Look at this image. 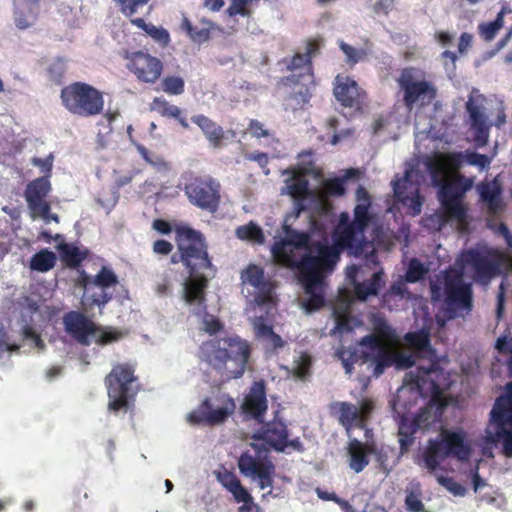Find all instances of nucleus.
I'll list each match as a JSON object with an SVG mask.
<instances>
[{
    "label": "nucleus",
    "mask_w": 512,
    "mask_h": 512,
    "mask_svg": "<svg viewBox=\"0 0 512 512\" xmlns=\"http://www.w3.org/2000/svg\"><path fill=\"white\" fill-rule=\"evenodd\" d=\"M436 371V363L432 362L428 367L420 366L413 377V382L419 392L424 389L425 384L428 382L430 375Z\"/></svg>",
    "instance_id": "4d7b16f0"
},
{
    "label": "nucleus",
    "mask_w": 512,
    "mask_h": 512,
    "mask_svg": "<svg viewBox=\"0 0 512 512\" xmlns=\"http://www.w3.org/2000/svg\"><path fill=\"white\" fill-rule=\"evenodd\" d=\"M13 3L17 28L25 30L33 26L40 12V0H13Z\"/></svg>",
    "instance_id": "bb28decb"
},
{
    "label": "nucleus",
    "mask_w": 512,
    "mask_h": 512,
    "mask_svg": "<svg viewBox=\"0 0 512 512\" xmlns=\"http://www.w3.org/2000/svg\"><path fill=\"white\" fill-rule=\"evenodd\" d=\"M356 200L357 204L354 208V218L351 224L342 231L340 240L347 244L352 234L357 233L358 239H360L364 245V232L372 219V215L370 213L371 197L363 186L357 188Z\"/></svg>",
    "instance_id": "2eb2a0df"
},
{
    "label": "nucleus",
    "mask_w": 512,
    "mask_h": 512,
    "mask_svg": "<svg viewBox=\"0 0 512 512\" xmlns=\"http://www.w3.org/2000/svg\"><path fill=\"white\" fill-rule=\"evenodd\" d=\"M423 78V72L415 67H405L397 79L403 91L404 106L411 110L417 102L429 104L436 97L433 84Z\"/></svg>",
    "instance_id": "ddd939ff"
},
{
    "label": "nucleus",
    "mask_w": 512,
    "mask_h": 512,
    "mask_svg": "<svg viewBox=\"0 0 512 512\" xmlns=\"http://www.w3.org/2000/svg\"><path fill=\"white\" fill-rule=\"evenodd\" d=\"M287 70L291 72L287 77L302 81V76L309 75L314 80L313 65L310 59L305 58L301 53H296L288 62Z\"/></svg>",
    "instance_id": "c9c22d12"
},
{
    "label": "nucleus",
    "mask_w": 512,
    "mask_h": 512,
    "mask_svg": "<svg viewBox=\"0 0 512 512\" xmlns=\"http://www.w3.org/2000/svg\"><path fill=\"white\" fill-rule=\"evenodd\" d=\"M51 190V182L47 177H38L27 184L24 197L30 214L36 210L47 212L49 203L47 197Z\"/></svg>",
    "instance_id": "393cba45"
},
{
    "label": "nucleus",
    "mask_w": 512,
    "mask_h": 512,
    "mask_svg": "<svg viewBox=\"0 0 512 512\" xmlns=\"http://www.w3.org/2000/svg\"><path fill=\"white\" fill-rule=\"evenodd\" d=\"M189 202L204 211L215 213L221 202V185L210 175L193 176L184 186Z\"/></svg>",
    "instance_id": "f8f14e48"
},
{
    "label": "nucleus",
    "mask_w": 512,
    "mask_h": 512,
    "mask_svg": "<svg viewBox=\"0 0 512 512\" xmlns=\"http://www.w3.org/2000/svg\"><path fill=\"white\" fill-rule=\"evenodd\" d=\"M404 341L406 345L414 352L431 351L430 335L424 329L406 333L404 336Z\"/></svg>",
    "instance_id": "37998d69"
},
{
    "label": "nucleus",
    "mask_w": 512,
    "mask_h": 512,
    "mask_svg": "<svg viewBox=\"0 0 512 512\" xmlns=\"http://www.w3.org/2000/svg\"><path fill=\"white\" fill-rule=\"evenodd\" d=\"M511 12L512 11L509 7L503 6L493 21L479 25V35L485 41L493 40L496 37L497 32L503 26L504 15Z\"/></svg>",
    "instance_id": "c03bdc74"
},
{
    "label": "nucleus",
    "mask_w": 512,
    "mask_h": 512,
    "mask_svg": "<svg viewBox=\"0 0 512 512\" xmlns=\"http://www.w3.org/2000/svg\"><path fill=\"white\" fill-rule=\"evenodd\" d=\"M260 0H230V5L227 8V14L230 17L242 16L250 17L252 15V6L257 5Z\"/></svg>",
    "instance_id": "de8ad7c7"
},
{
    "label": "nucleus",
    "mask_w": 512,
    "mask_h": 512,
    "mask_svg": "<svg viewBox=\"0 0 512 512\" xmlns=\"http://www.w3.org/2000/svg\"><path fill=\"white\" fill-rule=\"evenodd\" d=\"M350 224H351V221H350L349 214L347 212L341 213L340 217H339V224L336 227L334 234H333L334 244L329 245V247L336 248V250L338 252L337 253L338 261L340 260L341 252L345 249H350L355 254L361 253L363 251V244H362V241L360 239H358L357 233L352 234V237H351L349 243H347V244L341 242V240H340L341 236H342V231H344V229L346 227H348Z\"/></svg>",
    "instance_id": "c85d7f7f"
},
{
    "label": "nucleus",
    "mask_w": 512,
    "mask_h": 512,
    "mask_svg": "<svg viewBox=\"0 0 512 512\" xmlns=\"http://www.w3.org/2000/svg\"><path fill=\"white\" fill-rule=\"evenodd\" d=\"M60 99L63 107L77 117L92 118L104 110L103 93L86 82L76 81L64 86Z\"/></svg>",
    "instance_id": "6e6552de"
},
{
    "label": "nucleus",
    "mask_w": 512,
    "mask_h": 512,
    "mask_svg": "<svg viewBox=\"0 0 512 512\" xmlns=\"http://www.w3.org/2000/svg\"><path fill=\"white\" fill-rule=\"evenodd\" d=\"M243 283L254 287L257 290L255 301L258 305H265L272 302L274 285L265 276L264 269L256 264H249L241 273Z\"/></svg>",
    "instance_id": "4be33fe9"
},
{
    "label": "nucleus",
    "mask_w": 512,
    "mask_h": 512,
    "mask_svg": "<svg viewBox=\"0 0 512 512\" xmlns=\"http://www.w3.org/2000/svg\"><path fill=\"white\" fill-rule=\"evenodd\" d=\"M56 254L47 248L35 253L30 260V268L38 272H48L56 265Z\"/></svg>",
    "instance_id": "79ce46f5"
},
{
    "label": "nucleus",
    "mask_w": 512,
    "mask_h": 512,
    "mask_svg": "<svg viewBox=\"0 0 512 512\" xmlns=\"http://www.w3.org/2000/svg\"><path fill=\"white\" fill-rule=\"evenodd\" d=\"M472 179L457 174L451 180H445L439 187V201L441 211L434 213L426 219L427 226L440 230L450 220L457 221L460 225L467 224V208L463 204L465 193L471 189Z\"/></svg>",
    "instance_id": "39448f33"
},
{
    "label": "nucleus",
    "mask_w": 512,
    "mask_h": 512,
    "mask_svg": "<svg viewBox=\"0 0 512 512\" xmlns=\"http://www.w3.org/2000/svg\"><path fill=\"white\" fill-rule=\"evenodd\" d=\"M150 110L156 112L161 117L176 120L183 129H189V123L181 110L176 105L171 104L164 97H155L150 103Z\"/></svg>",
    "instance_id": "c756f323"
},
{
    "label": "nucleus",
    "mask_w": 512,
    "mask_h": 512,
    "mask_svg": "<svg viewBox=\"0 0 512 512\" xmlns=\"http://www.w3.org/2000/svg\"><path fill=\"white\" fill-rule=\"evenodd\" d=\"M339 48L346 56V63L349 66H354L358 62L366 60L368 56V51L366 49L360 48L357 49L344 41L339 43Z\"/></svg>",
    "instance_id": "3c124183"
},
{
    "label": "nucleus",
    "mask_w": 512,
    "mask_h": 512,
    "mask_svg": "<svg viewBox=\"0 0 512 512\" xmlns=\"http://www.w3.org/2000/svg\"><path fill=\"white\" fill-rule=\"evenodd\" d=\"M471 455V447L462 432L442 430L440 439H431L423 452V462L429 472L436 471L440 462L452 457L464 462Z\"/></svg>",
    "instance_id": "1a4fd4ad"
},
{
    "label": "nucleus",
    "mask_w": 512,
    "mask_h": 512,
    "mask_svg": "<svg viewBox=\"0 0 512 512\" xmlns=\"http://www.w3.org/2000/svg\"><path fill=\"white\" fill-rule=\"evenodd\" d=\"M98 332H100V333L99 334L96 333V336H95L96 337L95 342L98 345H107V344H110V343L120 340L122 337V333L113 328H109L106 330H101L99 328Z\"/></svg>",
    "instance_id": "052dcab7"
},
{
    "label": "nucleus",
    "mask_w": 512,
    "mask_h": 512,
    "mask_svg": "<svg viewBox=\"0 0 512 512\" xmlns=\"http://www.w3.org/2000/svg\"><path fill=\"white\" fill-rule=\"evenodd\" d=\"M235 408V402L231 397H222L221 406L215 409L212 408L210 399L206 398L197 410L189 414L188 420L192 424H221L234 413Z\"/></svg>",
    "instance_id": "f3484780"
},
{
    "label": "nucleus",
    "mask_w": 512,
    "mask_h": 512,
    "mask_svg": "<svg viewBox=\"0 0 512 512\" xmlns=\"http://www.w3.org/2000/svg\"><path fill=\"white\" fill-rule=\"evenodd\" d=\"M336 326L333 330L334 333L344 334L352 332L354 326L352 324V318L348 311L339 312L334 311Z\"/></svg>",
    "instance_id": "5fc2aeb1"
},
{
    "label": "nucleus",
    "mask_w": 512,
    "mask_h": 512,
    "mask_svg": "<svg viewBox=\"0 0 512 512\" xmlns=\"http://www.w3.org/2000/svg\"><path fill=\"white\" fill-rule=\"evenodd\" d=\"M418 430H420L419 426L413 419H409L405 414L401 416L398 428L401 453L408 451L409 447L414 442V435Z\"/></svg>",
    "instance_id": "4c0bfd02"
},
{
    "label": "nucleus",
    "mask_w": 512,
    "mask_h": 512,
    "mask_svg": "<svg viewBox=\"0 0 512 512\" xmlns=\"http://www.w3.org/2000/svg\"><path fill=\"white\" fill-rule=\"evenodd\" d=\"M466 163L472 166H477L480 169H485L489 166V158L477 152H466Z\"/></svg>",
    "instance_id": "69168bd1"
},
{
    "label": "nucleus",
    "mask_w": 512,
    "mask_h": 512,
    "mask_svg": "<svg viewBox=\"0 0 512 512\" xmlns=\"http://www.w3.org/2000/svg\"><path fill=\"white\" fill-rule=\"evenodd\" d=\"M344 183V178L327 179L323 182V189L330 196H342L345 193Z\"/></svg>",
    "instance_id": "bf43d9fd"
},
{
    "label": "nucleus",
    "mask_w": 512,
    "mask_h": 512,
    "mask_svg": "<svg viewBox=\"0 0 512 512\" xmlns=\"http://www.w3.org/2000/svg\"><path fill=\"white\" fill-rule=\"evenodd\" d=\"M375 407L374 401L370 398H364L360 402V406L358 407V413L360 419L362 421L363 426H366V423L373 412Z\"/></svg>",
    "instance_id": "774afa93"
},
{
    "label": "nucleus",
    "mask_w": 512,
    "mask_h": 512,
    "mask_svg": "<svg viewBox=\"0 0 512 512\" xmlns=\"http://www.w3.org/2000/svg\"><path fill=\"white\" fill-rule=\"evenodd\" d=\"M420 430H428L437 420V416L432 413L431 407L422 408L413 418Z\"/></svg>",
    "instance_id": "6e6d98bb"
},
{
    "label": "nucleus",
    "mask_w": 512,
    "mask_h": 512,
    "mask_svg": "<svg viewBox=\"0 0 512 512\" xmlns=\"http://www.w3.org/2000/svg\"><path fill=\"white\" fill-rule=\"evenodd\" d=\"M349 456V467L355 472H362L369 464V454L374 452V444L362 443L360 440L354 438L348 443L347 448Z\"/></svg>",
    "instance_id": "cd10ccee"
},
{
    "label": "nucleus",
    "mask_w": 512,
    "mask_h": 512,
    "mask_svg": "<svg viewBox=\"0 0 512 512\" xmlns=\"http://www.w3.org/2000/svg\"><path fill=\"white\" fill-rule=\"evenodd\" d=\"M438 483L455 496H464L466 489L451 477L438 476Z\"/></svg>",
    "instance_id": "680f3d73"
},
{
    "label": "nucleus",
    "mask_w": 512,
    "mask_h": 512,
    "mask_svg": "<svg viewBox=\"0 0 512 512\" xmlns=\"http://www.w3.org/2000/svg\"><path fill=\"white\" fill-rule=\"evenodd\" d=\"M333 93L337 101L348 108L360 109L366 99V92L349 76L335 77Z\"/></svg>",
    "instance_id": "5701e85b"
},
{
    "label": "nucleus",
    "mask_w": 512,
    "mask_h": 512,
    "mask_svg": "<svg viewBox=\"0 0 512 512\" xmlns=\"http://www.w3.org/2000/svg\"><path fill=\"white\" fill-rule=\"evenodd\" d=\"M176 251L170 257L171 264L181 263L188 273L183 282L182 299L192 308V313L203 317L204 330L214 335L223 329L219 319L207 313L206 293L207 270L215 271L208 252V243L199 230L187 225L175 227Z\"/></svg>",
    "instance_id": "f03ea898"
},
{
    "label": "nucleus",
    "mask_w": 512,
    "mask_h": 512,
    "mask_svg": "<svg viewBox=\"0 0 512 512\" xmlns=\"http://www.w3.org/2000/svg\"><path fill=\"white\" fill-rule=\"evenodd\" d=\"M375 459L379 468L388 475L399 462L400 456L396 449L390 446L382 445L379 448L374 446Z\"/></svg>",
    "instance_id": "a19ab883"
},
{
    "label": "nucleus",
    "mask_w": 512,
    "mask_h": 512,
    "mask_svg": "<svg viewBox=\"0 0 512 512\" xmlns=\"http://www.w3.org/2000/svg\"><path fill=\"white\" fill-rule=\"evenodd\" d=\"M426 167L430 174L431 180L435 186L438 187L441 183H443L446 180V165L442 158L428 160L426 162Z\"/></svg>",
    "instance_id": "8fccbe9b"
},
{
    "label": "nucleus",
    "mask_w": 512,
    "mask_h": 512,
    "mask_svg": "<svg viewBox=\"0 0 512 512\" xmlns=\"http://www.w3.org/2000/svg\"><path fill=\"white\" fill-rule=\"evenodd\" d=\"M280 84L289 89V93L284 98V109L286 111L297 112L304 110L312 97V88L314 80H310L309 75L302 76V81L294 80L293 77H282Z\"/></svg>",
    "instance_id": "dca6fc26"
},
{
    "label": "nucleus",
    "mask_w": 512,
    "mask_h": 512,
    "mask_svg": "<svg viewBox=\"0 0 512 512\" xmlns=\"http://www.w3.org/2000/svg\"><path fill=\"white\" fill-rule=\"evenodd\" d=\"M433 302H443L451 312H471L473 308V290L470 283L464 282L462 270L448 268L436 281L430 283Z\"/></svg>",
    "instance_id": "423d86ee"
},
{
    "label": "nucleus",
    "mask_w": 512,
    "mask_h": 512,
    "mask_svg": "<svg viewBox=\"0 0 512 512\" xmlns=\"http://www.w3.org/2000/svg\"><path fill=\"white\" fill-rule=\"evenodd\" d=\"M268 409L266 386L263 380L255 381L249 388L241 404L242 413L258 423H262Z\"/></svg>",
    "instance_id": "412c9836"
},
{
    "label": "nucleus",
    "mask_w": 512,
    "mask_h": 512,
    "mask_svg": "<svg viewBox=\"0 0 512 512\" xmlns=\"http://www.w3.org/2000/svg\"><path fill=\"white\" fill-rule=\"evenodd\" d=\"M117 283L118 278L116 274L106 266L101 267L94 279L90 280L86 275H84L82 280V284L85 288H88L89 284L102 288V291L99 293H93L90 297L91 303L99 307L105 306L112 299V295L104 291V289L113 287Z\"/></svg>",
    "instance_id": "a878e982"
},
{
    "label": "nucleus",
    "mask_w": 512,
    "mask_h": 512,
    "mask_svg": "<svg viewBox=\"0 0 512 512\" xmlns=\"http://www.w3.org/2000/svg\"><path fill=\"white\" fill-rule=\"evenodd\" d=\"M134 368L127 363L113 366L105 377V386L108 394V410L113 413L127 412L134 407L138 388L133 387L137 381Z\"/></svg>",
    "instance_id": "0eeeda50"
},
{
    "label": "nucleus",
    "mask_w": 512,
    "mask_h": 512,
    "mask_svg": "<svg viewBox=\"0 0 512 512\" xmlns=\"http://www.w3.org/2000/svg\"><path fill=\"white\" fill-rule=\"evenodd\" d=\"M285 237L271 247L274 263L293 272L306 299L302 307L314 312L325 305V277L338 262L337 250L322 241L312 242L307 232L283 226Z\"/></svg>",
    "instance_id": "f257e3e1"
},
{
    "label": "nucleus",
    "mask_w": 512,
    "mask_h": 512,
    "mask_svg": "<svg viewBox=\"0 0 512 512\" xmlns=\"http://www.w3.org/2000/svg\"><path fill=\"white\" fill-rule=\"evenodd\" d=\"M124 59L127 61V69L140 82L154 84L163 72L162 61L147 51H126Z\"/></svg>",
    "instance_id": "4468645a"
},
{
    "label": "nucleus",
    "mask_w": 512,
    "mask_h": 512,
    "mask_svg": "<svg viewBox=\"0 0 512 512\" xmlns=\"http://www.w3.org/2000/svg\"><path fill=\"white\" fill-rule=\"evenodd\" d=\"M506 390L507 393L505 395H501L496 399L491 413L508 416L512 420V382L507 384Z\"/></svg>",
    "instance_id": "a18cd8bd"
},
{
    "label": "nucleus",
    "mask_w": 512,
    "mask_h": 512,
    "mask_svg": "<svg viewBox=\"0 0 512 512\" xmlns=\"http://www.w3.org/2000/svg\"><path fill=\"white\" fill-rule=\"evenodd\" d=\"M66 72V64L62 59H55L48 67L49 79L55 84H61Z\"/></svg>",
    "instance_id": "13d9d810"
},
{
    "label": "nucleus",
    "mask_w": 512,
    "mask_h": 512,
    "mask_svg": "<svg viewBox=\"0 0 512 512\" xmlns=\"http://www.w3.org/2000/svg\"><path fill=\"white\" fill-rule=\"evenodd\" d=\"M359 345L362 347L361 353H358L355 349L351 350L345 347L336 352V356L341 361L347 374L353 372L354 364L360 359L373 365L374 377H379L395 363L405 367L413 365L411 357L394 353L379 335H366L359 341Z\"/></svg>",
    "instance_id": "20e7f679"
},
{
    "label": "nucleus",
    "mask_w": 512,
    "mask_h": 512,
    "mask_svg": "<svg viewBox=\"0 0 512 512\" xmlns=\"http://www.w3.org/2000/svg\"><path fill=\"white\" fill-rule=\"evenodd\" d=\"M181 28L187 33L188 37L196 43H204L210 39L213 24L211 21L202 20L200 26H193L190 20L183 18Z\"/></svg>",
    "instance_id": "58836bf2"
},
{
    "label": "nucleus",
    "mask_w": 512,
    "mask_h": 512,
    "mask_svg": "<svg viewBox=\"0 0 512 512\" xmlns=\"http://www.w3.org/2000/svg\"><path fill=\"white\" fill-rule=\"evenodd\" d=\"M137 150L139 154L142 156V158L150 165L155 167L166 166V163L163 160V158L152 154L145 146L137 145Z\"/></svg>",
    "instance_id": "338daca9"
},
{
    "label": "nucleus",
    "mask_w": 512,
    "mask_h": 512,
    "mask_svg": "<svg viewBox=\"0 0 512 512\" xmlns=\"http://www.w3.org/2000/svg\"><path fill=\"white\" fill-rule=\"evenodd\" d=\"M31 163L34 166H37L40 168L41 173L44 174L42 177H47V179L50 178L51 172H52V167H53V156L52 155H49L46 158L34 157V158H32Z\"/></svg>",
    "instance_id": "0e129e2a"
},
{
    "label": "nucleus",
    "mask_w": 512,
    "mask_h": 512,
    "mask_svg": "<svg viewBox=\"0 0 512 512\" xmlns=\"http://www.w3.org/2000/svg\"><path fill=\"white\" fill-rule=\"evenodd\" d=\"M441 158L446 167L458 169L464 164V162H466V153L452 152L441 156Z\"/></svg>",
    "instance_id": "e2e57ef3"
},
{
    "label": "nucleus",
    "mask_w": 512,
    "mask_h": 512,
    "mask_svg": "<svg viewBox=\"0 0 512 512\" xmlns=\"http://www.w3.org/2000/svg\"><path fill=\"white\" fill-rule=\"evenodd\" d=\"M480 199L487 205L490 215H495L501 208V188L492 183H481L478 186Z\"/></svg>",
    "instance_id": "72a5a7b5"
},
{
    "label": "nucleus",
    "mask_w": 512,
    "mask_h": 512,
    "mask_svg": "<svg viewBox=\"0 0 512 512\" xmlns=\"http://www.w3.org/2000/svg\"><path fill=\"white\" fill-rule=\"evenodd\" d=\"M474 93L475 91H472L469 95L465 108L469 114L471 129L475 132V141L480 145H485L488 141L490 130V125L487 123V117L483 108L485 98L481 94L474 95Z\"/></svg>",
    "instance_id": "6ab92c4d"
},
{
    "label": "nucleus",
    "mask_w": 512,
    "mask_h": 512,
    "mask_svg": "<svg viewBox=\"0 0 512 512\" xmlns=\"http://www.w3.org/2000/svg\"><path fill=\"white\" fill-rule=\"evenodd\" d=\"M427 273L425 266L416 258L410 260L405 279L409 283H416Z\"/></svg>",
    "instance_id": "864d4df0"
},
{
    "label": "nucleus",
    "mask_w": 512,
    "mask_h": 512,
    "mask_svg": "<svg viewBox=\"0 0 512 512\" xmlns=\"http://www.w3.org/2000/svg\"><path fill=\"white\" fill-rule=\"evenodd\" d=\"M502 254L493 248L479 247L463 250L456 259V269L469 271L476 282L486 284L500 272Z\"/></svg>",
    "instance_id": "9d476101"
},
{
    "label": "nucleus",
    "mask_w": 512,
    "mask_h": 512,
    "mask_svg": "<svg viewBox=\"0 0 512 512\" xmlns=\"http://www.w3.org/2000/svg\"><path fill=\"white\" fill-rule=\"evenodd\" d=\"M61 260L69 268H77L87 258L88 251L80 250L77 246L69 243H61L57 246Z\"/></svg>",
    "instance_id": "ea45409f"
},
{
    "label": "nucleus",
    "mask_w": 512,
    "mask_h": 512,
    "mask_svg": "<svg viewBox=\"0 0 512 512\" xmlns=\"http://www.w3.org/2000/svg\"><path fill=\"white\" fill-rule=\"evenodd\" d=\"M191 120L202 130L207 140L214 147H219L221 145L224 138V130L220 125L202 114L194 115Z\"/></svg>",
    "instance_id": "473e14b6"
},
{
    "label": "nucleus",
    "mask_w": 512,
    "mask_h": 512,
    "mask_svg": "<svg viewBox=\"0 0 512 512\" xmlns=\"http://www.w3.org/2000/svg\"><path fill=\"white\" fill-rule=\"evenodd\" d=\"M338 408L339 423L349 431L352 427L364 428L358 413V407L349 402L335 404Z\"/></svg>",
    "instance_id": "f704fd0d"
},
{
    "label": "nucleus",
    "mask_w": 512,
    "mask_h": 512,
    "mask_svg": "<svg viewBox=\"0 0 512 512\" xmlns=\"http://www.w3.org/2000/svg\"><path fill=\"white\" fill-rule=\"evenodd\" d=\"M384 283L383 272H375L370 279L355 285V295L357 299L365 301L369 296H376Z\"/></svg>",
    "instance_id": "e433bc0d"
},
{
    "label": "nucleus",
    "mask_w": 512,
    "mask_h": 512,
    "mask_svg": "<svg viewBox=\"0 0 512 512\" xmlns=\"http://www.w3.org/2000/svg\"><path fill=\"white\" fill-rule=\"evenodd\" d=\"M487 441L492 444H502V453L512 457V419L495 413H490V422L487 428Z\"/></svg>",
    "instance_id": "b1692460"
},
{
    "label": "nucleus",
    "mask_w": 512,
    "mask_h": 512,
    "mask_svg": "<svg viewBox=\"0 0 512 512\" xmlns=\"http://www.w3.org/2000/svg\"><path fill=\"white\" fill-rule=\"evenodd\" d=\"M254 449L255 454L250 451H245L238 459V468L244 477H249L257 480L258 486L261 490L270 488L268 494H271V488L274 483L275 465L271 459L263 453V445L250 443Z\"/></svg>",
    "instance_id": "9b49d317"
},
{
    "label": "nucleus",
    "mask_w": 512,
    "mask_h": 512,
    "mask_svg": "<svg viewBox=\"0 0 512 512\" xmlns=\"http://www.w3.org/2000/svg\"><path fill=\"white\" fill-rule=\"evenodd\" d=\"M260 424V429L251 435V439L263 441L277 452H284L289 430L285 421L279 417V412L275 413L272 420Z\"/></svg>",
    "instance_id": "a211bd4d"
},
{
    "label": "nucleus",
    "mask_w": 512,
    "mask_h": 512,
    "mask_svg": "<svg viewBox=\"0 0 512 512\" xmlns=\"http://www.w3.org/2000/svg\"><path fill=\"white\" fill-rule=\"evenodd\" d=\"M392 184L395 198L405 206H408L412 210V215H418L422 208V198L419 195L418 189H415L411 196L407 194L406 190L409 184L407 177L394 181Z\"/></svg>",
    "instance_id": "7c9ffc66"
},
{
    "label": "nucleus",
    "mask_w": 512,
    "mask_h": 512,
    "mask_svg": "<svg viewBox=\"0 0 512 512\" xmlns=\"http://www.w3.org/2000/svg\"><path fill=\"white\" fill-rule=\"evenodd\" d=\"M200 359L219 375L222 381L240 378L246 369L251 349L238 336L214 338L200 346Z\"/></svg>",
    "instance_id": "7ed1b4c3"
},
{
    "label": "nucleus",
    "mask_w": 512,
    "mask_h": 512,
    "mask_svg": "<svg viewBox=\"0 0 512 512\" xmlns=\"http://www.w3.org/2000/svg\"><path fill=\"white\" fill-rule=\"evenodd\" d=\"M235 233L237 238L241 240H247L256 243H263L264 241V234L262 229L253 222L237 227Z\"/></svg>",
    "instance_id": "49530a36"
},
{
    "label": "nucleus",
    "mask_w": 512,
    "mask_h": 512,
    "mask_svg": "<svg viewBox=\"0 0 512 512\" xmlns=\"http://www.w3.org/2000/svg\"><path fill=\"white\" fill-rule=\"evenodd\" d=\"M288 191L290 196L297 202L305 200L309 192V182L303 177H297L294 181L288 185Z\"/></svg>",
    "instance_id": "603ef678"
},
{
    "label": "nucleus",
    "mask_w": 512,
    "mask_h": 512,
    "mask_svg": "<svg viewBox=\"0 0 512 512\" xmlns=\"http://www.w3.org/2000/svg\"><path fill=\"white\" fill-rule=\"evenodd\" d=\"M161 90L168 95H181L185 91V81L180 76H166L161 80Z\"/></svg>",
    "instance_id": "09e8293b"
},
{
    "label": "nucleus",
    "mask_w": 512,
    "mask_h": 512,
    "mask_svg": "<svg viewBox=\"0 0 512 512\" xmlns=\"http://www.w3.org/2000/svg\"><path fill=\"white\" fill-rule=\"evenodd\" d=\"M65 331L79 344L90 345V336H96L99 327L78 311L67 312L63 317Z\"/></svg>",
    "instance_id": "aec40b11"
},
{
    "label": "nucleus",
    "mask_w": 512,
    "mask_h": 512,
    "mask_svg": "<svg viewBox=\"0 0 512 512\" xmlns=\"http://www.w3.org/2000/svg\"><path fill=\"white\" fill-rule=\"evenodd\" d=\"M217 479L233 495L236 502L248 503L252 501V496L233 472L225 470L217 475Z\"/></svg>",
    "instance_id": "2f4dec72"
}]
</instances>
